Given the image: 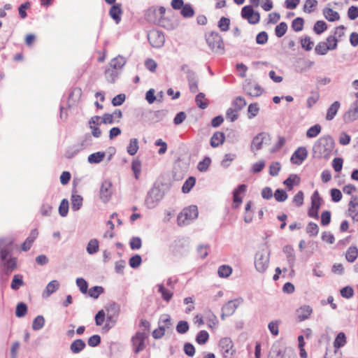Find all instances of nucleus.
<instances>
[{"label":"nucleus","mask_w":358,"mask_h":358,"mask_svg":"<svg viewBox=\"0 0 358 358\" xmlns=\"http://www.w3.org/2000/svg\"><path fill=\"white\" fill-rule=\"evenodd\" d=\"M145 338V333L141 331L136 332V334L131 338V343L134 348V352L136 354H138L144 350V342Z\"/></svg>","instance_id":"12"},{"label":"nucleus","mask_w":358,"mask_h":358,"mask_svg":"<svg viewBox=\"0 0 358 358\" xmlns=\"http://www.w3.org/2000/svg\"><path fill=\"white\" fill-rule=\"evenodd\" d=\"M122 14V10L121 8V4H115L112 6L109 10V15L112 19L115 20L116 24L120 23L121 21Z\"/></svg>","instance_id":"22"},{"label":"nucleus","mask_w":358,"mask_h":358,"mask_svg":"<svg viewBox=\"0 0 358 358\" xmlns=\"http://www.w3.org/2000/svg\"><path fill=\"white\" fill-rule=\"evenodd\" d=\"M290 356L286 353V349L280 345H273L271 350L268 358H289Z\"/></svg>","instance_id":"19"},{"label":"nucleus","mask_w":358,"mask_h":358,"mask_svg":"<svg viewBox=\"0 0 358 358\" xmlns=\"http://www.w3.org/2000/svg\"><path fill=\"white\" fill-rule=\"evenodd\" d=\"M300 182V178L296 174H291L285 181L288 190H292L294 185H299Z\"/></svg>","instance_id":"32"},{"label":"nucleus","mask_w":358,"mask_h":358,"mask_svg":"<svg viewBox=\"0 0 358 358\" xmlns=\"http://www.w3.org/2000/svg\"><path fill=\"white\" fill-rule=\"evenodd\" d=\"M45 324V319L43 316L42 315H38L35 319L32 322V329L34 331H38L41 329Z\"/></svg>","instance_id":"46"},{"label":"nucleus","mask_w":358,"mask_h":358,"mask_svg":"<svg viewBox=\"0 0 358 358\" xmlns=\"http://www.w3.org/2000/svg\"><path fill=\"white\" fill-rule=\"evenodd\" d=\"M139 148L138 141L137 138H131L129 141V145L127 146V151L130 155H134Z\"/></svg>","instance_id":"40"},{"label":"nucleus","mask_w":358,"mask_h":358,"mask_svg":"<svg viewBox=\"0 0 358 358\" xmlns=\"http://www.w3.org/2000/svg\"><path fill=\"white\" fill-rule=\"evenodd\" d=\"M296 312L300 320L303 321L309 317L313 312V309L310 306L304 305L297 309Z\"/></svg>","instance_id":"28"},{"label":"nucleus","mask_w":358,"mask_h":358,"mask_svg":"<svg viewBox=\"0 0 358 358\" xmlns=\"http://www.w3.org/2000/svg\"><path fill=\"white\" fill-rule=\"evenodd\" d=\"M157 24L167 30H174L178 26V23L177 22H171L169 19L164 17H162V18L160 20V22H158Z\"/></svg>","instance_id":"35"},{"label":"nucleus","mask_w":358,"mask_h":358,"mask_svg":"<svg viewBox=\"0 0 358 358\" xmlns=\"http://www.w3.org/2000/svg\"><path fill=\"white\" fill-rule=\"evenodd\" d=\"M242 302L243 300L241 299H236L227 302L222 308V319L224 320L225 317L232 315Z\"/></svg>","instance_id":"11"},{"label":"nucleus","mask_w":358,"mask_h":358,"mask_svg":"<svg viewBox=\"0 0 358 358\" xmlns=\"http://www.w3.org/2000/svg\"><path fill=\"white\" fill-rule=\"evenodd\" d=\"M12 243L13 241L10 238L0 240V258L3 262V266L6 269L7 274L12 272L17 266V260L15 257H10L6 259L11 252Z\"/></svg>","instance_id":"2"},{"label":"nucleus","mask_w":358,"mask_h":358,"mask_svg":"<svg viewBox=\"0 0 358 358\" xmlns=\"http://www.w3.org/2000/svg\"><path fill=\"white\" fill-rule=\"evenodd\" d=\"M246 101L243 96H237L232 103L234 108L238 111L243 109L246 106Z\"/></svg>","instance_id":"49"},{"label":"nucleus","mask_w":358,"mask_h":358,"mask_svg":"<svg viewBox=\"0 0 358 358\" xmlns=\"http://www.w3.org/2000/svg\"><path fill=\"white\" fill-rule=\"evenodd\" d=\"M211 160L210 157H205L202 161L199 162L197 166V169L201 172H204L207 171L208 169L210 164Z\"/></svg>","instance_id":"62"},{"label":"nucleus","mask_w":358,"mask_h":358,"mask_svg":"<svg viewBox=\"0 0 358 358\" xmlns=\"http://www.w3.org/2000/svg\"><path fill=\"white\" fill-rule=\"evenodd\" d=\"M106 157L105 152H96L88 156L87 161L90 164H99L103 161Z\"/></svg>","instance_id":"33"},{"label":"nucleus","mask_w":358,"mask_h":358,"mask_svg":"<svg viewBox=\"0 0 358 358\" xmlns=\"http://www.w3.org/2000/svg\"><path fill=\"white\" fill-rule=\"evenodd\" d=\"M341 104L339 101H334L327 109V113L326 115V120L328 121L332 120L334 117L336 115L339 108H340Z\"/></svg>","instance_id":"27"},{"label":"nucleus","mask_w":358,"mask_h":358,"mask_svg":"<svg viewBox=\"0 0 358 358\" xmlns=\"http://www.w3.org/2000/svg\"><path fill=\"white\" fill-rule=\"evenodd\" d=\"M148 39L150 45L154 48H161L164 42L165 37L162 31L152 29L148 34Z\"/></svg>","instance_id":"10"},{"label":"nucleus","mask_w":358,"mask_h":358,"mask_svg":"<svg viewBox=\"0 0 358 358\" xmlns=\"http://www.w3.org/2000/svg\"><path fill=\"white\" fill-rule=\"evenodd\" d=\"M22 285H24L22 276L19 274L15 275L13 278L10 287L14 290H17Z\"/></svg>","instance_id":"43"},{"label":"nucleus","mask_w":358,"mask_h":358,"mask_svg":"<svg viewBox=\"0 0 358 358\" xmlns=\"http://www.w3.org/2000/svg\"><path fill=\"white\" fill-rule=\"evenodd\" d=\"M27 311V305L23 302H20L17 305L16 310H15V315L17 317H22L26 315Z\"/></svg>","instance_id":"58"},{"label":"nucleus","mask_w":358,"mask_h":358,"mask_svg":"<svg viewBox=\"0 0 358 358\" xmlns=\"http://www.w3.org/2000/svg\"><path fill=\"white\" fill-rule=\"evenodd\" d=\"M308 152L306 148H299L292 155L291 162L295 164H301L307 157Z\"/></svg>","instance_id":"17"},{"label":"nucleus","mask_w":358,"mask_h":358,"mask_svg":"<svg viewBox=\"0 0 358 358\" xmlns=\"http://www.w3.org/2000/svg\"><path fill=\"white\" fill-rule=\"evenodd\" d=\"M219 347L223 352L224 357H227L229 355H234L236 350L234 349V343L232 340L229 337H224L220 340Z\"/></svg>","instance_id":"13"},{"label":"nucleus","mask_w":358,"mask_h":358,"mask_svg":"<svg viewBox=\"0 0 358 358\" xmlns=\"http://www.w3.org/2000/svg\"><path fill=\"white\" fill-rule=\"evenodd\" d=\"M287 30V24L285 22H282L275 27V33L278 38H280L285 34Z\"/></svg>","instance_id":"54"},{"label":"nucleus","mask_w":358,"mask_h":358,"mask_svg":"<svg viewBox=\"0 0 358 358\" xmlns=\"http://www.w3.org/2000/svg\"><path fill=\"white\" fill-rule=\"evenodd\" d=\"M126 64V59L120 55L113 58L109 63V66L119 71Z\"/></svg>","instance_id":"29"},{"label":"nucleus","mask_w":358,"mask_h":358,"mask_svg":"<svg viewBox=\"0 0 358 358\" xmlns=\"http://www.w3.org/2000/svg\"><path fill=\"white\" fill-rule=\"evenodd\" d=\"M331 41H333V45H327L324 42H320L315 47V51L317 54L324 55L328 50H333L337 48L338 40L336 37H331Z\"/></svg>","instance_id":"15"},{"label":"nucleus","mask_w":358,"mask_h":358,"mask_svg":"<svg viewBox=\"0 0 358 358\" xmlns=\"http://www.w3.org/2000/svg\"><path fill=\"white\" fill-rule=\"evenodd\" d=\"M225 136L223 132L216 131L210 138V145L213 148L218 147L224 142Z\"/></svg>","instance_id":"26"},{"label":"nucleus","mask_w":358,"mask_h":358,"mask_svg":"<svg viewBox=\"0 0 358 358\" xmlns=\"http://www.w3.org/2000/svg\"><path fill=\"white\" fill-rule=\"evenodd\" d=\"M323 14L324 17L329 22H335L340 19L338 13L330 8H324Z\"/></svg>","instance_id":"30"},{"label":"nucleus","mask_w":358,"mask_h":358,"mask_svg":"<svg viewBox=\"0 0 358 358\" xmlns=\"http://www.w3.org/2000/svg\"><path fill=\"white\" fill-rule=\"evenodd\" d=\"M306 232L311 236H316L319 233L318 225L313 222H309L306 227Z\"/></svg>","instance_id":"57"},{"label":"nucleus","mask_w":358,"mask_h":358,"mask_svg":"<svg viewBox=\"0 0 358 358\" xmlns=\"http://www.w3.org/2000/svg\"><path fill=\"white\" fill-rule=\"evenodd\" d=\"M358 118V101L355 102L350 109L345 113L344 120L347 122H351Z\"/></svg>","instance_id":"20"},{"label":"nucleus","mask_w":358,"mask_h":358,"mask_svg":"<svg viewBox=\"0 0 358 358\" xmlns=\"http://www.w3.org/2000/svg\"><path fill=\"white\" fill-rule=\"evenodd\" d=\"M195 102L196 106L201 109H206L208 106V100L203 92H199L196 96Z\"/></svg>","instance_id":"37"},{"label":"nucleus","mask_w":358,"mask_h":358,"mask_svg":"<svg viewBox=\"0 0 358 358\" xmlns=\"http://www.w3.org/2000/svg\"><path fill=\"white\" fill-rule=\"evenodd\" d=\"M304 20L302 17L295 18L292 23V27L295 31H300L303 28Z\"/></svg>","instance_id":"60"},{"label":"nucleus","mask_w":358,"mask_h":358,"mask_svg":"<svg viewBox=\"0 0 358 358\" xmlns=\"http://www.w3.org/2000/svg\"><path fill=\"white\" fill-rule=\"evenodd\" d=\"M271 136L266 132H261L255 136L251 143L250 149L255 152L262 149L263 144L270 143Z\"/></svg>","instance_id":"8"},{"label":"nucleus","mask_w":358,"mask_h":358,"mask_svg":"<svg viewBox=\"0 0 358 358\" xmlns=\"http://www.w3.org/2000/svg\"><path fill=\"white\" fill-rule=\"evenodd\" d=\"M198 209L196 206H190L188 208H184L178 215V224L179 226L189 224L198 217Z\"/></svg>","instance_id":"4"},{"label":"nucleus","mask_w":358,"mask_h":358,"mask_svg":"<svg viewBox=\"0 0 358 358\" xmlns=\"http://www.w3.org/2000/svg\"><path fill=\"white\" fill-rule=\"evenodd\" d=\"M38 235V232L37 229H33L29 236L27 238L24 242L22 245V250L23 251H28L31 247L34 241L36 240Z\"/></svg>","instance_id":"24"},{"label":"nucleus","mask_w":358,"mask_h":358,"mask_svg":"<svg viewBox=\"0 0 358 358\" xmlns=\"http://www.w3.org/2000/svg\"><path fill=\"white\" fill-rule=\"evenodd\" d=\"M275 199L278 202H284L287 199V194L282 189H278L273 194Z\"/></svg>","instance_id":"55"},{"label":"nucleus","mask_w":358,"mask_h":358,"mask_svg":"<svg viewBox=\"0 0 358 358\" xmlns=\"http://www.w3.org/2000/svg\"><path fill=\"white\" fill-rule=\"evenodd\" d=\"M189 324L187 321L181 320L176 326V331L179 334H185L189 330Z\"/></svg>","instance_id":"64"},{"label":"nucleus","mask_w":358,"mask_h":358,"mask_svg":"<svg viewBox=\"0 0 358 358\" xmlns=\"http://www.w3.org/2000/svg\"><path fill=\"white\" fill-rule=\"evenodd\" d=\"M218 275L221 278H227L232 273V268L228 265L220 266L217 271Z\"/></svg>","instance_id":"48"},{"label":"nucleus","mask_w":358,"mask_h":358,"mask_svg":"<svg viewBox=\"0 0 358 358\" xmlns=\"http://www.w3.org/2000/svg\"><path fill=\"white\" fill-rule=\"evenodd\" d=\"M69 212V201L66 199H62L59 206V213L62 217H66Z\"/></svg>","instance_id":"56"},{"label":"nucleus","mask_w":358,"mask_h":358,"mask_svg":"<svg viewBox=\"0 0 358 358\" xmlns=\"http://www.w3.org/2000/svg\"><path fill=\"white\" fill-rule=\"evenodd\" d=\"M230 20L227 17H222L218 22V27L222 31H227L229 29Z\"/></svg>","instance_id":"63"},{"label":"nucleus","mask_w":358,"mask_h":358,"mask_svg":"<svg viewBox=\"0 0 358 358\" xmlns=\"http://www.w3.org/2000/svg\"><path fill=\"white\" fill-rule=\"evenodd\" d=\"M243 90L250 96H259L263 93V89L258 84L251 82L246 83L243 85Z\"/></svg>","instance_id":"16"},{"label":"nucleus","mask_w":358,"mask_h":358,"mask_svg":"<svg viewBox=\"0 0 358 358\" xmlns=\"http://www.w3.org/2000/svg\"><path fill=\"white\" fill-rule=\"evenodd\" d=\"M119 75V71L108 66L105 71V77L108 82L114 83Z\"/></svg>","instance_id":"36"},{"label":"nucleus","mask_w":358,"mask_h":358,"mask_svg":"<svg viewBox=\"0 0 358 358\" xmlns=\"http://www.w3.org/2000/svg\"><path fill=\"white\" fill-rule=\"evenodd\" d=\"M321 129L320 124H315L307 130L306 136L308 138H315L320 133Z\"/></svg>","instance_id":"50"},{"label":"nucleus","mask_w":358,"mask_h":358,"mask_svg":"<svg viewBox=\"0 0 358 358\" xmlns=\"http://www.w3.org/2000/svg\"><path fill=\"white\" fill-rule=\"evenodd\" d=\"M104 289L101 286H94L89 290L90 297L97 299L99 296L103 292Z\"/></svg>","instance_id":"61"},{"label":"nucleus","mask_w":358,"mask_h":358,"mask_svg":"<svg viewBox=\"0 0 358 358\" xmlns=\"http://www.w3.org/2000/svg\"><path fill=\"white\" fill-rule=\"evenodd\" d=\"M59 288V282L57 280L50 281L46 286L43 292L42 296L43 298L49 297L52 294L56 292Z\"/></svg>","instance_id":"21"},{"label":"nucleus","mask_w":358,"mask_h":358,"mask_svg":"<svg viewBox=\"0 0 358 358\" xmlns=\"http://www.w3.org/2000/svg\"><path fill=\"white\" fill-rule=\"evenodd\" d=\"M334 147V138L329 135L323 136L317 139L313 147V156L315 158L329 159Z\"/></svg>","instance_id":"1"},{"label":"nucleus","mask_w":358,"mask_h":358,"mask_svg":"<svg viewBox=\"0 0 358 358\" xmlns=\"http://www.w3.org/2000/svg\"><path fill=\"white\" fill-rule=\"evenodd\" d=\"M358 255V250L357 247H350L347 250L345 257L346 259L350 262L355 261Z\"/></svg>","instance_id":"45"},{"label":"nucleus","mask_w":358,"mask_h":358,"mask_svg":"<svg viewBox=\"0 0 358 358\" xmlns=\"http://www.w3.org/2000/svg\"><path fill=\"white\" fill-rule=\"evenodd\" d=\"M206 41L210 49L217 53H222L224 43L221 36L217 32H211L206 37Z\"/></svg>","instance_id":"7"},{"label":"nucleus","mask_w":358,"mask_h":358,"mask_svg":"<svg viewBox=\"0 0 358 358\" xmlns=\"http://www.w3.org/2000/svg\"><path fill=\"white\" fill-rule=\"evenodd\" d=\"M187 78L188 81V85L189 91L192 93H196L199 91L198 86V78L196 73L192 70H187Z\"/></svg>","instance_id":"18"},{"label":"nucleus","mask_w":358,"mask_h":358,"mask_svg":"<svg viewBox=\"0 0 358 358\" xmlns=\"http://www.w3.org/2000/svg\"><path fill=\"white\" fill-rule=\"evenodd\" d=\"M163 198V193L158 187L152 188L148 193L145 205L150 209L156 207Z\"/></svg>","instance_id":"6"},{"label":"nucleus","mask_w":358,"mask_h":358,"mask_svg":"<svg viewBox=\"0 0 358 358\" xmlns=\"http://www.w3.org/2000/svg\"><path fill=\"white\" fill-rule=\"evenodd\" d=\"M246 191V185H240L238 187L235 189L233 192V201L234 203H236L235 208L238 207V206L242 203V199L239 196L241 193H243Z\"/></svg>","instance_id":"25"},{"label":"nucleus","mask_w":358,"mask_h":358,"mask_svg":"<svg viewBox=\"0 0 358 358\" xmlns=\"http://www.w3.org/2000/svg\"><path fill=\"white\" fill-rule=\"evenodd\" d=\"M83 199L80 195L73 194L71 196V209L78 211L83 206Z\"/></svg>","instance_id":"34"},{"label":"nucleus","mask_w":358,"mask_h":358,"mask_svg":"<svg viewBox=\"0 0 358 358\" xmlns=\"http://www.w3.org/2000/svg\"><path fill=\"white\" fill-rule=\"evenodd\" d=\"M112 183L109 180H104L101 186L99 196L104 203L109 201L112 196Z\"/></svg>","instance_id":"14"},{"label":"nucleus","mask_w":358,"mask_h":358,"mask_svg":"<svg viewBox=\"0 0 358 358\" xmlns=\"http://www.w3.org/2000/svg\"><path fill=\"white\" fill-rule=\"evenodd\" d=\"M317 0H306L303 6V10L306 13H310L313 9L317 6Z\"/></svg>","instance_id":"59"},{"label":"nucleus","mask_w":358,"mask_h":358,"mask_svg":"<svg viewBox=\"0 0 358 358\" xmlns=\"http://www.w3.org/2000/svg\"><path fill=\"white\" fill-rule=\"evenodd\" d=\"M86 346L82 339L75 340L70 345V350L73 354L80 353Z\"/></svg>","instance_id":"31"},{"label":"nucleus","mask_w":358,"mask_h":358,"mask_svg":"<svg viewBox=\"0 0 358 358\" xmlns=\"http://www.w3.org/2000/svg\"><path fill=\"white\" fill-rule=\"evenodd\" d=\"M158 292L161 293L162 299L166 301H169L172 296L173 292L166 289L163 285H158Z\"/></svg>","instance_id":"44"},{"label":"nucleus","mask_w":358,"mask_h":358,"mask_svg":"<svg viewBox=\"0 0 358 358\" xmlns=\"http://www.w3.org/2000/svg\"><path fill=\"white\" fill-rule=\"evenodd\" d=\"M269 264V252L266 250H262L256 253L255 257V266L257 271L264 273Z\"/></svg>","instance_id":"5"},{"label":"nucleus","mask_w":358,"mask_h":358,"mask_svg":"<svg viewBox=\"0 0 358 358\" xmlns=\"http://www.w3.org/2000/svg\"><path fill=\"white\" fill-rule=\"evenodd\" d=\"M165 12L166 8L164 6H152L145 10L144 17L147 22L157 24Z\"/></svg>","instance_id":"3"},{"label":"nucleus","mask_w":358,"mask_h":358,"mask_svg":"<svg viewBox=\"0 0 358 358\" xmlns=\"http://www.w3.org/2000/svg\"><path fill=\"white\" fill-rule=\"evenodd\" d=\"M283 252L286 255L288 264L292 268L294 266L296 259L294 248L291 245H287L283 248Z\"/></svg>","instance_id":"23"},{"label":"nucleus","mask_w":358,"mask_h":358,"mask_svg":"<svg viewBox=\"0 0 358 358\" xmlns=\"http://www.w3.org/2000/svg\"><path fill=\"white\" fill-rule=\"evenodd\" d=\"M180 14L185 18H189L194 16V10L191 4L186 3L181 8Z\"/></svg>","instance_id":"42"},{"label":"nucleus","mask_w":358,"mask_h":358,"mask_svg":"<svg viewBox=\"0 0 358 358\" xmlns=\"http://www.w3.org/2000/svg\"><path fill=\"white\" fill-rule=\"evenodd\" d=\"M131 169L134 171L135 178L138 180L141 171V163L138 159L132 161Z\"/></svg>","instance_id":"51"},{"label":"nucleus","mask_w":358,"mask_h":358,"mask_svg":"<svg viewBox=\"0 0 358 358\" xmlns=\"http://www.w3.org/2000/svg\"><path fill=\"white\" fill-rule=\"evenodd\" d=\"M208 338H209L208 333L205 330H202V331H200L199 332V334H197V336L196 337V341L199 345H204L208 341Z\"/></svg>","instance_id":"52"},{"label":"nucleus","mask_w":358,"mask_h":358,"mask_svg":"<svg viewBox=\"0 0 358 358\" xmlns=\"http://www.w3.org/2000/svg\"><path fill=\"white\" fill-rule=\"evenodd\" d=\"M346 343V337L345 334L343 332H340L334 342V347L335 350H338L344 346Z\"/></svg>","instance_id":"38"},{"label":"nucleus","mask_w":358,"mask_h":358,"mask_svg":"<svg viewBox=\"0 0 358 358\" xmlns=\"http://www.w3.org/2000/svg\"><path fill=\"white\" fill-rule=\"evenodd\" d=\"M322 199L317 191H315L311 196V207L316 209H320L321 206Z\"/></svg>","instance_id":"47"},{"label":"nucleus","mask_w":358,"mask_h":358,"mask_svg":"<svg viewBox=\"0 0 358 358\" xmlns=\"http://www.w3.org/2000/svg\"><path fill=\"white\" fill-rule=\"evenodd\" d=\"M196 182V178L194 177H189L184 182L182 187V191L183 193H189L192 188L194 186Z\"/></svg>","instance_id":"41"},{"label":"nucleus","mask_w":358,"mask_h":358,"mask_svg":"<svg viewBox=\"0 0 358 358\" xmlns=\"http://www.w3.org/2000/svg\"><path fill=\"white\" fill-rule=\"evenodd\" d=\"M327 29V24L324 21L318 20L315 22L313 30L317 34H321Z\"/></svg>","instance_id":"53"},{"label":"nucleus","mask_w":358,"mask_h":358,"mask_svg":"<svg viewBox=\"0 0 358 358\" xmlns=\"http://www.w3.org/2000/svg\"><path fill=\"white\" fill-rule=\"evenodd\" d=\"M86 250L90 255L96 253L99 251V241L95 238L91 239L87 243Z\"/></svg>","instance_id":"39"},{"label":"nucleus","mask_w":358,"mask_h":358,"mask_svg":"<svg viewBox=\"0 0 358 358\" xmlns=\"http://www.w3.org/2000/svg\"><path fill=\"white\" fill-rule=\"evenodd\" d=\"M241 17L251 24H256L260 20L259 12L255 11L251 6H245L242 8Z\"/></svg>","instance_id":"9"}]
</instances>
